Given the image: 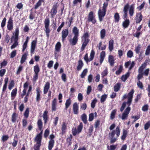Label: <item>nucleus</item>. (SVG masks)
<instances>
[{
  "instance_id": "f704fd0d",
  "label": "nucleus",
  "mask_w": 150,
  "mask_h": 150,
  "mask_svg": "<svg viewBox=\"0 0 150 150\" xmlns=\"http://www.w3.org/2000/svg\"><path fill=\"white\" fill-rule=\"evenodd\" d=\"M72 32L74 36L79 37V30L75 26L73 28Z\"/></svg>"
},
{
  "instance_id": "6ab92c4d",
  "label": "nucleus",
  "mask_w": 150,
  "mask_h": 150,
  "mask_svg": "<svg viewBox=\"0 0 150 150\" xmlns=\"http://www.w3.org/2000/svg\"><path fill=\"white\" fill-rule=\"evenodd\" d=\"M48 112L47 110L44 111L42 115L43 120H44V124H46L47 123L48 119Z\"/></svg>"
},
{
  "instance_id": "a211bd4d",
  "label": "nucleus",
  "mask_w": 150,
  "mask_h": 150,
  "mask_svg": "<svg viewBox=\"0 0 150 150\" xmlns=\"http://www.w3.org/2000/svg\"><path fill=\"white\" fill-rule=\"evenodd\" d=\"M57 104V99L54 98L52 101L51 105V109L52 112L55 111L56 110Z\"/></svg>"
},
{
  "instance_id": "052dcab7",
  "label": "nucleus",
  "mask_w": 150,
  "mask_h": 150,
  "mask_svg": "<svg viewBox=\"0 0 150 150\" xmlns=\"http://www.w3.org/2000/svg\"><path fill=\"white\" fill-rule=\"evenodd\" d=\"M17 117L16 113L14 112L13 113L12 116V121L13 122H15L16 121V118Z\"/></svg>"
},
{
  "instance_id": "5701e85b",
  "label": "nucleus",
  "mask_w": 150,
  "mask_h": 150,
  "mask_svg": "<svg viewBox=\"0 0 150 150\" xmlns=\"http://www.w3.org/2000/svg\"><path fill=\"white\" fill-rule=\"evenodd\" d=\"M142 16L141 13H139L137 14L136 17V22L137 23H139L142 19Z\"/></svg>"
},
{
  "instance_id": "1a4fd4ad",
  "label": "nucleus",
  "mask_w": 150,
  "mask_h": 150,
  "mask_svg": "<svg viewBox=\"0 0 150 150\" xmlns=\"http://www.w3.org/2000/svg\"><path fill=\"white\" fill-rule=\"evenodd\" d=\"M95 54L94 51L93 50H92L90 53V58L89 59H88V54L86 53L84 57V59L87 62L92 61L94 58Z\"/></svg>"
},
{
  "instance_id": "8fccbe9b",
  "label": "nucleus",
  "mask_w": 150,
  "mask_h": 150,
  "mask_svg": "<svg viewBox=\"0 0 150 150\" xmlns=\"http://www.w3.org/2000/svg\"><path fill=\"white\" fill-rule=\"evenodd\" d=\"M97 102V100L96 98H95L92 101L91 103V106L92 108H94Z\"/></svg>"
},
{
  "instance_id": "ddd939ff",
  "label": "nucleus",
  "mask_w": 150,
  "mask_h": 150,
  "mask_svg": "<svg viewBox=\"0 0 150 150\" xmlns=\"http://www.w3.org/2000/svg\"><path fill=\"white\" fill-rule=\"evenodd\" d=\"M135 63L134 61L131 62L129 60L126 62L125 64L126 68H129V71L131 70L134 66Z\"/></svg>"
},
{
  "instance_id": "f257e3e1",
  "label": "nucleus",
  "mask_w": 150,
  "mask_h": 150,
  "mask_svg": "<svg viewBox=\"0 0 150 150\" xmlns=\"http://www.w3.org/2000/svg\"><path fill=\"white\" fill-rule=\"evenodd\" d=\"M134 93V91L132 89L127 95L125 94L123 96L124 98H127L128 101L126 102H124L122 103V110H124L125 107L127 106V108L122 113V120L126 119L131 110V108L129 106L132 103Z\"/></svg>"
},
{
  "instance_id": "58836bf2",
  "label": "nucleus",
  "mask_w": 150,
  "mask_h": 150,
  "mask_svg": "<svg viewBox=\"0 0 150 150\" xmlns=\"http://www.w3.org/2000/svg\"><path fill=\"white\" fill-rule=\"evenodd\" d=\"M42 139V136L37 135L35 138V141L36 142V143L41 144Z\"/></svg>"
},
{
  "instance_id": "aec40b11",
  "label": "nucleus",
  "mask_w": 150,
  "mask_h": 150,
  "mask_svg": "<svg viewBox=\"0 0 150 150\" xmlns=\"http://www.w3.org/2000/svg\"><path fill=\"white\" fill-rule=\"evenodd\" d=\"M84 65V64L82 61L80 59L78 61V65L76 69L78 71H80Z\"/></svg>"
},
{
  "instance_id": "f8f14e48",
  "label": "nucleus",
  "mask_w": 150,
  "mask_h": 150,
  "mask_svg": "<svg viewBox=\"0 0 150 150\" xmlns=\"http://www.w3.org/2000/svg\"><path fill=\"white\" fill-rule=\"evenodd\" d=\"M106 11L100 9L98 11V16L100 22L102 21L103 20V18L105 16Z\"/></svg>"
},
{
  "instance_id": "423d86ee",
  "label": "nucleus",
  "mask_w": 150,
  "mask_h": 150,
  "mask_svg": "<svg viewBox=\"0 0 150 150\" xmlns=\"http://www.w3.org/2000/svg\"><path fill=\"white\" fill-rule=\"evenodd\" d=\"M55 137V136L53 134H50L49 137L50 140L48 142V148L49 150H52L54 146L55 142L54 139Z\"/></svg>"
},
{
  "instance_id": "a18cd8bd",
  "label": "nucleus",
  "mask_w": 150,
  "mask_h": 150,
  "mask_svg": "<svg viewBox=\"0 0 150 150\" xmlns=\"http://www.w3.org/2000/svg\"><path fill=\"white\" fill-rule=\"evenodd\" d=\"M117 146V145H112L110 146L107 145V150H115Z\"/></svg>"
},
{
  "instance_id": "69168bd1",
  "label": "nucleus",
  "mask_w": 150,
  "mask_h": 150,
  "mask_svg": "<svg viewBox=\"0 0 150 150\" xmlns=\"http://www.w3.org/2000/svg\"><path fill=\"white\" fill-rule=\"evenodd\" d=\"M150 127V121H148L145 124L144 126V129L145 130H146L149 129Z\"/></svg>"
},
{
  "instance_id": "7c9ffc66",
  "label": "nucleus",
  "mask_w": 150,
  "mask_h": 150,
  "mask_svg": "<svg viewBox=\"0 0 150 150\" xmlns=\"http://www.w3.org/2000/svg\"><path fill=\"white\" fill-rule=\"evenodd\" d=\"M71 98H69L67 99L65 103V109L67 110L71 105Z\"/></svg>"
},
{
  "instance_id": "20e7f679",
  "label": "nucleus",
  "mask_w": 150,
  "mask_h": 150,
  "mask_svg": "<svg viewBox=\"0 0 150 150\" xmlns=\"http://www.w3.org/2000/svg\"><path fill=\"white\" fill-rule=\"evenodd\" d=\"M19 33V30L18 28H17L15 30V32L14 36L13 35L11 38V41L13 39L14 40V42L11 46V49L16 47L18 45V35Z\"/></svg>"
},
{
  "instance_id": "09e8293b",
  "label": "nucleus",
  "mask_w": 150,
  "mask_h": 150,
  "mask_svg": "<svg viewBox=\"0 0 150 150\" xmlns=\"http://www.w3.org/2000/svg\"><path fill=\"white\" fill-rule=\"evenodd\" d=\"M130 74V72L128 71L125 75H122V81H125L127 80Z\"/></svg>"
},
{
  "instance_id": "c756f323",
  "label": "nucleus",
  "mask_w": 150,
  "mask_h": 150,
  "mask_svg": "<svg viewBox=\"0 0 150 150\" xmlns=\"http://www.w3.org/2000/svg\"><path fill=\"white\" fill-rule=\"evenodd\" d=\"M134 5H132L130 6L129 8V13L131 16L133 15L134 13Z\"/></svg>"
},
{
  "instance_id": "f3484780",
  "label": "nucleus",
  "mask_w": 150,
  "mask_h": 150,
  "mask_svg": "<svg viewBox=\"0 0 150 150\" xmlns=\"http://www.w3.org/2000/svg\"><path fill=\"white\" fill-rule=\"evenodd\" d=\"M69 34V31L68 29H64L62 31V40L64 42Z\"/></svg>"
},
{
  "instance_id": "c9c22d12",
  "label": "nucleus",
  "mask_w": 150,
  "mask_h": 150,
  "mask_svg": "<svg viewBox=\"0 0 150 150\" xmlns=\"http://www.w3.org/2000/svg\"><path fill=\"white\" fill-rule=\"evenodd\" d=\"M121 87V83H117L114 86V91L115 92H118Z\"/></svg>"
},
{
  "instance_id": "603ef678",
  "label": "nucleus",
  "mask_w": 150,
  "mask_h": 150,
  "mask_svg": "<svg viewBox=\"0 0 150 150\" xmlns=\"http://www.w3.org/2000/svg\"><path fill=\"white\" fill-rule=\"evenodd\" d=\"M41 144L36 143L34 145V150H40V147Z\"/></svg>"
},
{
  "instance_id": "ea45409f",
  "label": "nucleus",
  "mask_w": 150,
  "mask_h": 150,
  "mask_svg": "<svg viewBox=\"0 0 150 150\" xmlns=\"http://www.w3.org/2000/svg\"><path fill=\"white\" fill-rule=\"evenodd\" d=\"M37 125L39 130H42V128L43 124L41 119H39L38 120Z\"/></svg>"
},
{
  "instance_id": "de8ad7c7",
  "label": "nucleus",
  "mask_w": 150,
  "mask_h": 150,
  "mask_svg": "<svg viewBox=\"0 0 150 150\" xmlns=\"http://www.w3.org/2000/svg\"><path fill=\"white\" fill-rule=\"evenodd\" d=\"M116 111V109H114L112 111L110 116V118L111 120H113L115 117Z\"/></svg>"
},
{
  "instance_id": "2eb2a0df",
  "label": "nucleus",
  "mask_w": 150,
  "mask_h": 150,
  "mask_svg": "<svg viewBox=\"0 0 150 150\" xmlns=\"http://www.w3.org/2000/svg\"><path fill=\"white\" fill-rule=\"evenodd\" d=\"M7 29L8 30H11L13 28V21L12 18L11 17L9 19L7 23Z\"/></svg>"
},
{
  "instance_id": "c03bdc74",
  "label": "nucleus",
  "mask_w": 150,
  "mask_h": 150,
  "mask_svg": "<svg viewBox=\"0 0 150 150\" xmlns=\"http://www.w3.org/2000/svg\"><path fill=\"white\" fill-rule=\"evenodd\" d=\"M44 0H39L36 3L35 5L34 8L35 9H37L40 6L42 2H44Z\"/></svg>"
},
{
  "instance_id": "680f3d73",
  "label": "nucleus",
  "mask_w": 150,
  "mask_h": 150,
  "mask_svg": "<svg viewBox=\"0 0 150 150\" xmlns=\"http://www.w3.org/2000/svg\"><path fill=\"white\" fill-rule=\"evenodd\" d=\"M108 1L105 2L104 3L103 6L102 7V10L107 11V7L108 5Z\"/></svg>"
},
{
  "instance_id": "3c124183",
  "label": "nucleus",
  "mask_w": 150,
  "mask_h": 150,
  "mask_svg": "<svg viewBox=\"0 0 150 150\" xmlns=\"http://www.w3.org/2000/svg\"><path fill=\"white\" fill-rule=\"evenodd\" d=\"M29 109L28 108H27L25 112L24 113V117L25 118V119H27L28 117L29 116Z\"/></svg>"
},
{
  "instance_id": "39448f33",
  "label": "nucleus",
  "mask_w": 150,
  "mask_h": 150,
  "mask_svg": "<svg viewBox=\"0 0 150 150\" xmlns=\"http://www.w3.org/2000/svg\"><path fill=\"white\" fill-rule=\"evenodd\" d=\"M50 21L49 18H46L44 21L45 27V30L47 37L48 38L49 36V33L51 30L49 28Z\"/></svg>"
},
{
  "instance_id": "4d7b16f0",
  "label": "nucleus",
  "mask_w": 150,
  "mask_h": 150,
  "mask_svg": "<svg viewBox=\"0 0 150 150\" xmlns=\"http://www.w3.org/2000/svg\"><path fill=\"white\" fill-rule=\"evenodd\" d=\"M141 48V46L140 44H138L137 46L135 47V51L137 54L139 53Z\"/></svg>"
},
{
  "instance_id": "6e6d98bb",
  "label": "nucleus",
  "mask_w": 150,
  "mask_h": 150,
  "mask_svg": "<svg viewBox=\"0 0 150 150\" xmlns=\"http://www.w3.org/2000/svg\"><path fill=\"white\" fill-rule=\"evenodd\" d=\"M107 95L105 94L102 95L101 97L100 102L102 103L105 101L107 98Z\"/></svg>"
},
{
  "instance_id": "a878e982",
  "label": "nucleus",
  "mask_w": 150,
  "mask_h": 150,
  "mask_svg": "<svg viewBox=\"0 0 150 150\" xmlns=\"http://www.w3.org/2000/svg\"><path fill=\"white\" fill-rule=\"evenodd\" d=\"M108 62L111 66H113L115 63V60L113 56L110 55L108 57Z\"/></svg>"
},
{
  "instance_id": "72a5a7b5",
  "label": "nucleus",
  "mask_w": 150,
  "mask_h": 150,
  "mask_svg": "<svg viewBox=\"0 0 150 150\" xmlns=\"http://www.w3.org/2000/svg\"><path fill=\"white\" fill-rule=\"evenodd\" d=\"M29 38L28 37H27L25 40V41L23 45V49L22 51L23 52H24L25 49L26 48L27 46L28 43L29 41Z\"/></svg>"
},
{
  "instance_id": "412c9836",
  "label": "nucleus",
  "mask_w": 150,
  "mask_h": 150,
  "mask_svg": "<svg viewBox=\"0 0 150 150\" xmlns=\"http://www.w3.org/2000/svg\"><path fill=\"white\" fill-rule=\"evenodd\" d=\"M61 45L60 42H58L56 43L55 46V51L54 52V54L56 56L57 52H59L60 51Z\"/></svg>"
},
{
  "instance_id": "13d9d810",
  "label": "nucleus",
  "mask_w": 150,
  "mask_h": 150,
  "mask_svg": "<svg viewBox=\"0 0 150 150\" xmlns=\"http://www.w3.org/2000/svg\"><path fill=\"white\" fill-rule=\"evenodd\" d=\"M83 127V124L82 122H80L77 128V131L78 133L81 132Z\"/></svg>"
},
{
  "instance_id": "338daca9",
  "label": "nucleus",
  "mask_w": 150,
  "mask_h": 150,
  "mask_svg": "<svg viewBox=\"0 0 150 150\" xmlns=\"http://www.w3.org/2000/svg\"><path fill=\"white\" fill-rule=\"evenodd\" d=\"M50 133V131L48 129H46L45 131L44 134V137L47 138L48 136Z\"/></svg>"
},
{
  "instance_id": "b1692460",
  "label": "nucleus",
  "mask_w": 150,
  "mask_h": 150,
  "mask_svg": "<svg viewBox=\"0 0 150 150\" xmlns=\"http://www.w3.org/2000/svg\"><path fill=\"white\" fill-rule=\"evenodd\" d=\"M17 89L16 88L13 89L11 93V100H13L15 98L17 94Z\"/></svg>"
},
{
  "instance_id": "79ce46f5",
  "label": "nucleus",
  "mask_w": 150,
  "mask_h": 150,
  "mask_svg": "<svg viewBox=\"0 0 150 150\" xmlns=\"http://www.w3.org/2000/svg\"><path fill=\"white\" fill-rule=\"evenodd\" d=\"M27 55L26 53H25L22 55L20 61V62L21 64L25 62L27 59Z\"/></svg>"
},
{
  "instance_id": "5fc2aeb1",
  "label": "nucleus",
  "mask_w": 150,
  "mask_h": 150,
  "mask_svg": "<svg viewBox=\"0 0 150 150\" xmlns=\"http://www.w3.org/2000/svg\"><path fill=\"white\" fill-rule=\"evenodd\" d=\"M87 105L86 103H83L80 105V108L82 110H84L87 108Z\"/></svg>"
},
{
  "instance_id": "0e129e2a",
  "label": "nucleus",
  "mask_w": 150,
  "mask_h": 150,
  "mask_svg": "<svg viewBox=\"0 0 150 150\" xmlns=\"http://www.w3.org/2000/svg\"><path fill=\"white\" fill-rule=\"evenodd\" d=\"M23 69V67L21 65H20L19 67L17 69V70L16 73V74L17 75L20 74L21 71H22Z\"/></svg>"
},
{
  "instance_id": "37998d69",
  "label": "nucleus",
  "mask_w": 150,
  "mask_h": 150,
  "mask_svg": "<svg viewBox=\"0 0 150 150\" xmlns=\"http://www.w3.org/2000/svg\"><path fill=\"white\" fill-rule=\"evenodd\" d=\"M146 67L145 64H142L141 66L139 68L138 71L139 73H143V71L144 69Z\"/></svg>"
},
{
  "instance_id": "e433bc0d",
  "label": "nucleus",
  "mask_w": 150,
  "mask_h": 150,
  "mask_svg": "<svg viewBox=\"0 0 150 150\" xmlns=\"http://www.w3.org/2000/svg\"><path fill=\"white\" fill-rule=\"evenodd\" d=\"M17 138L18 136L17 135L15 136L13 139V142L12 144V146L14 147H16L17 144L18 142Z\"/></svg>"
},
{
  "instance_id": "4c0bfd02",
  "label": "nucleus",
  "mask_w": 150,
  "mask_h": 150,
  "mask_svg": "<svg viewBox=\"0 0 150 150\" xmlns=\"http://www.w3.org/2000/svg\"><path fill=\"white\" fill-rule=\"evenodd\" d=\"M88 72V70L86 68L84 69L80 75V77L82 79L84 78Z\"/></svg>"
},
{
  "instance_id": "4be33fe9",
  "label": "nucleus",
  "mask_w": 150,
  "mask_h": 150,
  "mask_svg": "<svg viewBox=\"0 0 150 150\" xmlns=\"http://www.w3.org/2000/svg\"><path fill=\"white\" fill-rule=\"evenodd\" d=\"M50 83L49 82H47L44 87L43 93L44 94H46L47 93L48 90L50 88Z\"/></svg>"
},
{
  "instance_id": "9b49d317",
  "label": "nucleus",
  "mask_w": 150,
  "mask_h": 150,
  "mask_svg": "<svg viewBox=\"0 0 150 150\" xmlns=\"http://www.w3.org/2000/svg\"><path fill=\"white\" fill-rule=\"evenodd\" d=\"M37 38H36L35 39L33 40L31 43L30 47V53L31 54H33L37 45Z\"/></svg>"
},
{
  "instance_id": "2f4dec72",
  "label": "nucleus",
  "mask_w": 150,
  "mask_h": 150,
  "mask_svg": "<svg viewBox=\"0 0 150 150\" xmlns=\"http://www.w3.org/2000/svg\"><path fill=\"white\" fill-rule=\"evenodd\" d=\"M105 55V52L103 51L101 52L100 54V62L101 64L104 60Z\"/></svg>"
},
{
  "instance_id": "a19ab883",
  "label": "nucleus",
  "mask_w": 150,
  "mask_h": 150,
  "mask_svg": "<svg viewBox=\"0 0 150 150\" xmlns=\"http://www.w3.org/2000/svg\"><path fill=\"white\" fill-rule=\"evenodd\" d=\"M106 35V31L105 29L101 30L100 31V38L103 39L104 38Z\"/></svg>"
},
{
  "instance_id": "393cba45",
  "label": "nucleus",
  "mask_w": 150,
  "mask_h": 150,
  "mask_svg": "<svg viewBox=\"0 0 150 150\" xmlns=\"http://www.w3.org/2000/svg\"><path fill=\"white\" fill-rule=\"evenodd\" d=\"M67 123L65 122H62L61 128L62 133V134H64L66 132L67 127Z\"/></svg>"
},
{
  "instance_id": "473e14b6",
  "label": "nucleus",
  "mask_w": 150,
  "mask_h": 150,
  "mask_svg": "<svg viewBox=\"0 0 150 150\" xmlns=\"http://www.w3.org/2000/svg\"><path fill=\"white\" fill-rule=\"evenodd\" d=\"M124 20V21L122 23V26L124 28H126L128 27L129 24V19Z\"/></svg>"
},
{
  "instance_id": "6e6552de",
  "label": "nucleus",
  "mask_w": 150,
  "mask_h": 150,
  "mask_svg": "<svg viewBox=\"0 0 150 150\" xmlns=\"http://www.w3.org/2000/svg\"><path fill=\"white\" fill-rule=\"evenodd\" d=\"M88 21L91 22L93 24H95L96 23V19L93 11H91L89 13L88 16Z\"/></svg>"
},
{
  "instance_id": "cd10ccee",
  "label": "nucleus",
  "mask_w": 150,
  "mask_h": 150,
  "mask_svg": "<svg viewBox=\"0 0 150 150\" xmlns=\"http://www.w3.org/2000/svg\"><path fill=\"white\" fill-rule=\"evenodd\" d=\"M81 120L85 124H86L88 122L87 120V117L86 115L84 113L81 116Z\"/></svg>"
},
{
  "instance_id": "774afa93",
  "label": "nucleus",
  "mask_w": 150,
  "mask_h": 150,
  "mask_svg": "<svg viewBox=\"0 0 150 150\" xmlns=\"http://www.w3.org/2000/svg\"><path fill=\"white\" fill-rule=\"evenodd\" d=\"M150 53V45H148L147 48L146 49V50L145 52V54L146 55H149Z\"/></svg>"
},
{
  "instance_id": "e2e57ef3",
  "label": "nucleus",
  "mask_w": 150,
  "mask_h": 150,
  "mask_svg": "<svg viewBox=\"0 0 150 150\" xmlns=\"http://www.w3.org/2000/svg\"><path fill=\"white\" fill-rule=\"evenodd\" d=\"M6 19V18H4L2 21L1 23V26L2 28L5 26Z\"/></svg>"
},
{
  "instance_id": "0eeeda50",
  "label": "nucleus",
  "mask_w": 150,
  "mask_h": 150,
  "mask_svg": "<svg viewBox=\"0 0 150 150\" xmlns=\"http://www.w3.org/2000/svg\"><path fill=\"white\" fill-rule=\"evenodd\" d=\"M34 71L35 74L33 76V81L34 82H36L38 79V73L40 71V69L38 64L34 66Z\"/></svg>"
},
{
  "instance_id": "dca6fc26",
  "label": "nucleus",
  "mask_w": 150,
  "mask_h": 150,
  "mask_svg": "<svg viewBox=\"0 0 150 150\" xmlns=\"http://www.w3.org/2000/svg\"><path fill=\"white\" fill-rule=\"evenodd\" d=\"M79 104L77 102L74 103L73 105V111L74 113L77 115L79 113Z\"/></svg>"
},
{
  "instance_id": "9d476101",
  "label": "nucleus",
  "mask_w": 150,
  "mask_h": 150,
  "mask_svg": "<svg viewBox=\"0 0 150 150\" xmlns=\"http://www.w3.org/2000/svg\"><path fill=\"white\" fill-rule=\"evenodd\" d=\"M78 39V36H74L73 38L69 40V43L70 45L71 46L75 45L77 44Z\"/></svg>"
},
{
  "instance_id": "864d4df0",
  "label": "nucleus",
  "mask_w": 150,
  "mask_h": 150,
  "mask_svg": "<svg viewBox=\"0 0 150 150\" xmlns=\"http://www.w3.org/2000/svg\"><path fill=\"white\" fill-rule=\"evenodd\" d=\"M115 18V22H117L119 21L120 19V16L118 13H116L114 16Z\"/></svg>"
},
{
  "instance_id": "bf43d9fd",
  "label": "nucleus",
  "mask_w": 150,
  "mask_h": 150,
  "mask_svg": "<svg viewBox=\"0 0 150 150\" xmlns=\"http://www.w3.org/2000/svg\"><path fill=\"white\" fill-rule=\"evenodd\" d=\"M14 81L13 80L11 81L9 85H8V88L9 90H11L12 88L14 86Z\"/></svg>"
},
{
  "instance_id": "49530a36",
  "label": "nucleus",
  "mask_w": 150,
  "mask_h": 150,
  "mask_svg": "<svg viewBox=\"0 0 150 150\" xmlns=\"http://www.w3.org/2000/svg\"><path fill=\"white\" fill-rule=\"evenodd\" d=\"M108 74V71L107 68H106L101 73V77L103 78L105 76L107 75Z\"/></svg>"
},
{
  "instance_id": "bb28decb",
  "label": "nucleus",
  "mask_w": 150,
  "mask_h": 150,
  "mask_svg": "<svg viewBox=\"0 0 150 150\" xmlns=\"http://www.w3.org/2000/svg\"><path fill=\"white\" fill-rule=\"evenodd\" d=\"M41 92V91L40 90V88L39 87H38L36 88V100L37 101H39L40 100V93Z\"/></svg>"
},
{
  "instance_id": "f03ea898",
  "label": "nucleus",
  "mask_w": 150,
  "mask_h": 150,
  "mask_svg": "<svg viewBox=\"0 0 150 150\" xmlns=\"http://www.w3.org/2000/svg\"><path fill=\"white\" fill-rule=\"evenodd\" d=\"M120 127L118 126L116 127L115 130H113L111 132L109 133V137L110 139V142L111 144H113L117 140L116 138L114 137L115 134H116V137H118L120 135Z\"/></svg>"
},
{
  "instance_id": "c85d7f7f",
  "label": "nucleus",
  "mask_w": 150,
  "mask_h": 150,
  "mask_svg": "<svg viewBox=\"0 0 150 150\" xmlns=\"http://www.w3.org/2000/svg\"><path fill=\"white\" fill-rule=\"evenodd\" d=\"M114 40H111L109 41V50L110 52H112L113 49Z\"/></svg>"
},
{
  "instance_id": "7ed1b4c3",
  "label": "nucleus",
  "mask_w": 150,
  "mask_h": 150,
  "mask_svg": "<svg viewBox=\"0 0 150 150\" xmlns=\"http://www.w3.org/2000/svg\"><path fill=\"white\" fill-rule=\"evenodd\" d=\"M89 34L87 32L84 33L83 36L82 37V41L83 42L81 48V51H83L84 50L86 47L89 42Z\"/></svg>"
},
{
  "instance_id": "4468645a",
  "label": "nucleus",
  "mask_w": 150,
  "mask_h": 150,
  "mask_svg": "<svg viewBox=\"0 0 150 150\" xmlns=\"http://www.w3.org/2000/svg\"><path fill=\"white\" fill-rule=\"evenodd\" d=\"M57 7L58 6L57 4H54L53 6L50 11L51 17L52 18L55 16L57 13Z\"/></svg>"
}]
</instances>
